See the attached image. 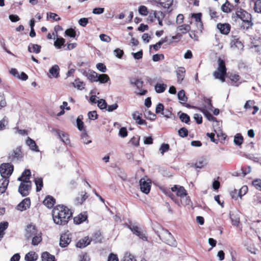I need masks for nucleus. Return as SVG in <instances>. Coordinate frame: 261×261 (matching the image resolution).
I'll return each instance as SVG.
<instances>
[{"instance_id":"4c0bfd02","label":"nucleus","mask_w":261,"mask_h":261,"mask_svg":"<svg viewBox=\"0 0 261 261\" xmlns=\"http://www.w3.org/2000/svg\"><path fill=\"white\" fill-rule=\"evenodd\" d=\"M154 88L156 92L158 93H161L164 92L165 91L167 88V85L163 83H157L155 85Z\"/></svg>"},{"instance_id":"f704fd0d","label":"nucleus","mask_w":261,"mask_h":261,"mask_svg":"<svg viewBox=\"0 0 261 261\" xmlns=\"http://www.w3.org/2000/svg\"><path fill=\"white\" fill-rule=\"evenodd\" d=\"M42 261H56L54 255L50 254L48 252H44L41 255Z\"/></svg>"},{"instance_id":"f8f14e48","label":"nucleus","mask_w":261,"mask_h":261,"mask_svg":"<svg viewBox=\"0 0 261 261\" xmlns=\"http://www.w3.org/2000/svg\"><path fill=\"white\" fill-rule=\"evenodd\" d=\"M129 228L133 233L137 236L140 239L143 241H147V237L140 227L136 225H132L130 226Z\"/></svg>"},{"instance_id":"a19ab883","label":"nucleus","mask_w":261,"mask_h":261,"mask_svg":"<svg viewBox=\"0 0 261 261\" xmlns=\"http://www.w3.org/2000/svg\"><path fill=\"white\" fill-rule=\"evenodd\" d=\"M59 67L58 65H55L49 69V73L54 76L57 77L59 74Z\"/></svg>"},{"instance_id":"5fc2aeb1","label":"nucleus","mask_w":261,"mask_h":261,"mask_svg":"<svg viewBox=\"0 0 261 261\" xmlns=\"http://www.w3.org/2000/svg\"><path fill=\"white\" fill-rule=\"evenodd\" d=\"M97 106L101 110L106 109L107 107V103L106 100L103 99H100L97 101Z\"/></svg>"},{"instance_id":"58836bf2","label":"nucleus","mask_w":261,"mask_h":261,"mask_svg":"<svg viewBox=\"0 0 261 261\" xmlns=\"http://www.w3.org/2000/svg\"><path fill=\"white\" fill-rule=\"evenodd\" d=\"M8 227V223L7 222H3L0 223V241L3 238L5 234V230Z\"/></svg>"},{"instance_id":"393cba45","label":"nucleus","mask_w":261,"mask_h":261,"mask_svg":"<svg viewBox=\"0 0 261 261\" xmlns=\"http://www.w3.org/2000/svg\"><path fill=\"white\" fill-rule=\"evenodd\" d=\"M186 69L184 67H178L176 71V75L177 79V82L179 84L181 83L185 76Z\"/></svg>"},{"instance_id":"7c9ffc66","label":"nucleus","mask_w":261,"mask_h":261,"mask_svg":"<svg viewBox=\"0 0 261 261\" xmlns=\"http://www.w3.org/2000/svg\"><path fill=\"white\" fill-rule=\"evenodd\" d=\"M31 176V172L30 169H25L24 171L22 172L21 175L18 178V180L19 181H30V178Z\"/></svg>"},{"instance_id":"6e6552de","label":"nucleus","mask_w":261,"mask_h":261,"mask_svg":"<svg viewBox=\"0 0 261 261\" xmlns=\"http://www.w3.org/2000/svg\"><path fill=\"white\" fill-rule=\"evenodd\" d=\"M23 158V154L21 151V147H17L8 154V161L11 162H15L20 161Z\"/></svg>"},{"instance_id":"bb28decb","label":"nucleus","mask_w":261,"mask_h":261,"mask_svg":"<svg viewBox=\"0 0 261 261\" xmlns=\"http://www.w3.org/2000/svg\"><path fill=\"white\" fill-rule=\"evenodd\" d=\"M9 182V179L2 177L0 179V194L4 193L6 191Z\"/></svg>"},{"instance_id":"aec40b11","label":"nucleus","mask_w":261,"mask_h":261,"mask_svg":"<svg viewBox=\"0 0 261 261\" xmlns=\"http://www.w3.org/2000/svg\"><path fill=\"white\" fill-rule=\"evenodd\" d=\"M193 109H197L202 112L204 116L210 121H217V118L214 117L205 108L193 107Z\"/></svg>"},{"instance_id":"0eeeda50","label":"nucleus","mask_w":261,"mask_h":261,"mask_svg":"<svg viewBox=\"0 0 261 261\" xmlns=\"http://www.w3.org/2000/svg\"><path fill=\"white\" fill-rule=\"evenodd\" d=\"M21 183L18 187V192L22 196L25 197L29 195L32 189L31 181H20Z\"/></svg>"},{"instance_id":"680f3d73","label":"nucleus","mask_w":261,"mask_h":261,"mask_svg":"<svg viewBox=\"0 0 261 261\" xmlns=\"http://www.w3.org/2000/svg\"><path fill=\"white\" fill-rule=\"evenodd\" d=\"M254 9L256 12L261 13V0L255 2Z\"/></svg>"},{"instance_id":"4be33fe9","label":"nucleus","mask_w":261,"mask_h":261,"mask_svg":"<svg viewBox=\"0 0 261 261\" xmlns=\"http://www.w3.org/2000/svg\"><path fill=\"white\" fill-rule=\"evenodd\" d=\"M88 218L87 212H84L79 214L77 216L74 217L73 221L76 224H80L85 221Z\"/></svg>"},{"instance_id":"f3484780","label":"nucleus","mask_w":261,"mask_h":261,"mask_svg":"<svg viewBox=\"0 0 261 261\" xmlns=\"http://www.w3.org/2000/svg\"><path fill=\"white\" fill-rule=\"evenodd\" d=\"M191 17L195 19L197 27L201 31L203 29V22L202 21V13H192Z\"/></svg>"},{"instance_id":"4d7b16f0","label":"nucleus","mask_w":261,"mask_h":261,"mask_svg":"<svg viewBox=\"0 0 261 261\" xmlns=\"http://www.w3.org/2000/svg\"><path fill=\"white\" fill-rule=\"evenodd\" d=\"M79 261H90V258L87 253H82L79 256Z\"/></svg>"},{"instance_id":"cd10ccee","label":"nucleus","mask_w":261,"mask_h":261,"mask_svg":"<svg viewBox=\"0 0 261 261\" xmlns=\"http://www.w3.org/2000/svg\"><path fill=\"white\" fill-rule=\"evenodd\" d=\"M85 75L91 83L97 82L98 74L94 71H91L90 72H86Z\"/></svg>"},{"instance_id":"69168bd1","label":"nucleus","mask_w":261,"mask_h":261,"mask_svg":"<svg viewBox=\"0 0 261 261\" xmlns=\"http://www.w3.org/2000/svg\"><path fill=\"white\" fill-rule=\"evenodd\" d=\"M62 141L66 144L69 143L70 140L67 134L62 133L61 135H59Z\"/></svg>"},{"instance_id":"1a4fd4ad","label":"nucleus","mask_w":261,"mask_h":261,"mask_svg":"<svg viewBox=\"0 0 261 261\" xmlns=\"http://www.w3.org/2000/svg\"><path fill=\"white\" fill-rule=\"evenodd\" d=\"M226 78L228 79L227 83L231 86L238 87L241 83L240 82L241 76L237 73L228 72L227 73Z\"/></svg>"},{"instance_id":"4468645a","label":"nucleus","mask_w":261,"mask_h":261,"mask_svg":"<svg viewBox=\"0 0 261 261\" xmlns=\"http://www.w3.org/2000/svg\"><path fill=\"white\" fill-rule=\"evenodd\" d=\"M140 186L141 191L146 194H147L150 192L151 189V182H147L145 179L141 178L140 180Z\"/></svg>"},{"instance_id":"72a5a7b5","label":"nucleus","mask_w":261,"mask_h":261,"mask_svg":"<svg viewBox=\"0 0 261 261\" xmlns=\"http://www.w3.org/2000/svg\"><path fill=\"white\" fill-rule=\"evenodd\" d=\"M173 3V0H159L160 5L165 9H169Z\"/></svg>"},{"instance_id":"473e14b6","label":"nucleus","mask_w":261,"mask_h":261,"mask_svg":"<svg viewBox=\"0 0 261 261\" xmlns=\"http://www.w3.org/2000/svg\"><path fill=\"white\" fill-rule=\"evenodd\" d=\"M41 48L39 45L31 43L28 46V51L30 53L39 54L41 51Z\"/></svg>"},{"instance_id":"c9c22d12","label":"nucleus","mask_w":261,"mask_h":261,"mask_svg":"<svg viewBox=\"0 0 261 261\" xmlns=\"http://www.w3.org/2000/svg\"><path fill=\"white\" fill-rule=\"evenodd\" d=\"M231 41V44L232 46H234L238 48H241L243 47V44L242 42L239 40V38L237 36H233Z\"/></svg>"},{"instance_id":"2f4dec72","label":"nucleus","mask_w":261,"mask_h":261,"mask_svg":"<svg viewBox=\"0 0 261 261\" xmlns=\"http://www.w3.org/2000/svg\"><path fill=\"white\" fill-rule=\"evenodd\" d=\"M38 257V255L34 251H30L25 254L24 259L26 261H36Z\"/></svg>"},{"instance_id":"c756f323","label":"nucleus","mask_w":261,"mask_h":261,"mask_svg":"<svg viewBox=\"0 0 261 261\" xmlns=\"http://www.w3.org/2000/svg\"><path fill=\"white\" fill-rule=\"evenodd\" d=\"M89 195L85 191L82 192L80 197H77L75 199V202L76 204H82L84 201L88 198Z\"/></svg>"},{"instance_id":"052dcab7","label":"nucleus","mask_w":261,"mask_h":261,"mask_svg":"<svg viewBox=\"0 0 261 261\" xmlns=\"http://www.w3.org/2000/svg\"><path fill=\"white\" fill-rule=\"evenodd\" d=\"M76 124L78 129L82 131L84 129V124L83 121L82 120L80 117H78L76 119Z\"/></svg>"},{"instance_id":"9b49d317","label":"nucleus","mask_w":261,"mask_h":261,"mask_svg":"<svg viewBox=\"0 0 261 261\" xmlns=\"http://www.w3.org/2000/svg\"><path fill=\"white\" fill-rule=\"evenodd\" d=\"M247 189L248 188L247 186L242 187L239 192L237 190L234 189L230 192V196L232 199L237 200L238 197L241 198L244 195H245L247 191Z\"/></svg>"},{"instance_id":"13d9d810","label":"nucleus","mask_w":261,"mask_h":261,"mask_svg":"<svg viewBox=\"0 0 261 261\" xmlns=\"http://www.w3.org/2000/svg\"><path fill=\"white\" fill-rule=\"evenodd\" d=\"M254 104H255V101L254 100H249L246 102V103L244 106V108L246 110H247V109L251 110L252 109V107Z\"/></svg>"},{"instance_id":"b1692460","label":"nucleus","mask_w":261,"mask_h":261,"mask_svg":"<svg viewBox=\"0 0 261 261\" xmlns=\"http://www.w3.org/2000/svg\"><path fill=\"white\" fill-rule=\"evenodd\" d=\"M91 239L89 237H85L80 239L76 243V246L78 248H82L87 246L90 244Z\"/></svg>"},{"instance_id":"e433bc0d","label":"nucleus","mask_w":261,"mask_h":261,"mask_svg":"<svg viewBox=\"0 0 261 261\" xmlns=\"http://www.w3.org/2000/svg\"><path fill=\"white\" fill-rule=\"evenodd\" d=\"M73 86L79 90H83L85 88V83L81 81L79 79H76L74 82L72 83Z\"/></svg>"},{"instance_id":"ea45409f","label":"nucleus","mask_w":261,"mask_h":261,"mask_svg":"<svg viewBox=\"0 0 261 261\" xmlns=\"http://www.w3.org/2000/svg\"><path fill=\"white\" fill-rule=\"evenodd\" d=\"M110 80L108 75L106 74H98L97 82H99L101 84H105Z\"/></svg>"},{"instance_id":"864d4df0","label":"nucleus","mask_w":261,"mask_h":261,"mask_svg":"<svg viewBox=\"0 0 261 261\" xmlns=\"http://www.w3.org/2000/svg\"><path fill=\"white\" fill-rule=\"evenodd\" d=\"M179 119L182 122H185L186 123H189L190 121V118L189 116L184 113H182L179 115Z\"/></svg>"},{"instance_id":"a878e982","label":"nucleus","mask_w":261,"mask_h":261,"mask_svg":"<svg viewBox=\"0 0 261 261\" xmlns=\"http://www.w3.org/2000/svg\"><path fill=\"white\" fill-rule=\"evenodd\" d=\"M177 31L179 32L177 35L180 36L181 34H185L189 32L191 30V26L188 24H184L179 25L177 28Z\"/></svg>"},{"instance_id":"603ef678","label":"nucleus","mask_w":261,"mask_h":261,"mask_svg":"<svg viewBox=\"0 0 261 261\" xmlns=\"http://www.w3.org/2000/svg\"><path fill=\"white\" fill-rule=\"evenodd\" d=\"M65 34L66 36H69L71 38H74L76 35L75 30L72 28L67 29L65 32Z\"/></svg>"},{"instance_id":"423d86ee","label":"nucleus","mask_w":261,"mask_h":261,"mask_svg":"<svg viewBox=\"0 0 261 261\" xmlns=\"http://www.w3.org/2000/svg\"><path fill=\"white\" fill-rule=\"evenodd\" d=\"M14 170V166L10 163H3L0 165V173L2 177L9 179Z\"/></svg>"},{"instance_id":"c03bdc74","label":"nucleus","mask_w":261,"mask_h":261,"mask_svg":"<svg viewBox=\"0 0 261 261\" xmlns=\"http://www.w3.org/2000/svg\"><path fill=\"white\" fill-rule=\"evenodd\" d=\"M32 238H33L32 240V244L34 246L38 245V244L42 241V237L40 234H36L33 236Z\"/></svg>"},{"instance_id":"7ed1b4c3","label":"nucleus","mask_w":261,"mask_h":261,"mask_svg":"<svg viewBox=\"0 0 261 261\" xmlns=\"http://www.w3.org/2000/svg\"><path fill=\"white\" fill-rule=\"evenodd\" d=\"M218 67L213 72V76L216 79L219 80L222 83L226 81L227 75V68L224 59L219 57L217 60Z\"/></svg>"},{"instance_id":"0e129e2a","label":"nucleus","mask_w":261,"mask_h":261,"mask_svg":"<svg viewBox=\"0 0 261 261\" xmlns=\"http://www.w3.org/2000/svg\"><path fill=\"white\" fill-rule=\"evenodd\" d=\"M169 148L170 146L169 144H163L160 148V151L162 154H164L165 152H167L169 150Z\"/></svg>"},{"instance_id":"bf43d9fd","label":"nucleus","mask_w":261,"mask_h":261,"mask_svg":"<svg viewBox=\"0 0 261 261\" xmlns=\"http://www.w3.org/2000/svg\"><path fill=\"white\" fill-rule=\"evenodd\" d=\"M7 106V102L4 94H0V110Z\"/></svg>"},{"instance_id":"9d476101","label":"nucleus","mask_w":261,"mask_h":261,"mask_svg":"<svg viewBox=\"0 0 261 261\" xmlns=\"http://www.w3.org/2000/svg\"><path fill=\"white\" fill-rule=\"evenodd\" d=\"M130 83L132 85L136 86L137 88L139 90V92L137 93L138 95H144L147 93V90L142 88L144 83L141 79L132 78L130 79Z\"/></svg>"},{"instance_id":"39448f33","label":"nucleus","mask_w":261,"mask_h":261,"mask_svg":"<svg viewBox=\"0 0 261 261\" xmlns=\"http://www.w3.org/2000/svg\"><path fill=\"white\" fill-rule=\"evenodd\" d=\"M165 17V14L161 11L151 10L149 12V16L147 18L148 22H153L156 20H158L159 24L163 26V19Z\"/></svg>"},{"instance_id":"20e7f679","label":"nucleus","mask_w":261,"mask_h":261,"mask_svg":"<svg viewBox=\"0 0 261 261\" xmlns=\"http://www.w3.org/2000/svg\"><path fill=\"white\" fill-rule=\"evenodd\" d=\"M156 233L160 239L167 244L170 246H173L175 244V240L168 230L162 228L161 231H158Z\"/></svg>"},{"instance_id":"6ab92c4d","label":"nucleus","mask_w":261,"mask_h":261,"mask_svg":"<svg viewBox=\"0 0 261 261\" xmlns=\"http://www.w3.org/2000/svg\"><path fill=\"white\" fill-rule=\"evenodd\" d=\"M238 6H233L228 0H226L225 3L221 6V10L226 13H230L233 10H235L238 8Z\"/></svg>"},{"instance_id":"5701e85b","label":"nucleus","mask_w":261,"mask_h":261,"mask_svg":"<svg viewBox=\"0 0 261 261\" xmlns=\"http://www.w3.org/2000/svg\"><path fill=\"white\" fill-rule=\"evenodd\" d=\"M43 203L47 208H53L56 203V199L50 195H47L45 197L43 201Z\"/></svg>"},{"instance_id":"ddd939ff","label":"nucleus","mask_w":261,"mask_h":261,"mask_svg":"<svg viewBox=\"0 0 261 261\" xmlns=\"http://www.w3.org/2000/svg\"><path fill=\"white\" fill-rule=\"evenodd\" d=\"M71 238L70 237L69 234L64 233L61 235L60 239V246L62 248L67 247L71 242Z\"/></svg>"},{"instance_id":"09e8293b","label":"nucleus","mask_w":261,"mask_h":261,"mask_svg":"<svg viewBox=\"0 0 261 261\" xmlns=\"http://www.w3.org/2000/svg\"><path fill=\"white\" fill-rule=\"evenodd\" d=\"M187 195V193L185 189L182 186H179V189L176 192V195L180 197V198H182L186 196Z\"/></svg>"},{"instance_id":"79ce46f5","label":"nucleus","mask_w":261,"mask_h":261,"mask_svg":"<svg viewBox=\"0 0 261 261\" xmlns=\"http://www.w3.org/2000/svg\"><path fill=\"white\" fill-rule=\"evenodd\" d=\"M164 106L163 104L161 103H159L157 105L155 108V113L157 114L162 113L163 115L167 118H169V115L168 114H165L164 112Z\"/></svg>"},{"instance_id":"e2e57ef3","label":"nucleus","mask_w":261,"mask_h":261,"mask_svg":"<svg viewBox=\"0 0 261 261\" xmlns=\"http://www.w3.org/2000/svg\"><path fill=\"white\" fill-rule=\"evenodd\" d=\"M114 55L119 59H121L124 55L123 50L119 48H116L114 51Z\"/></svg>"},{"instance_id":"de8ad7c7","label":"nucleus","mask_w":261,"mask_h":261,"mask_svg":"<svg viewBox=\"0 0 261 261\" xmlns=\"http://www.w3.org/2000/svg\"><path fill=\"white\" fill-rule=\"evenodd\" d=\"M35 185L36 186V191L38 192L41 190L43 187V179L42 178H38L35 180Z\"/></svg>"},{"instance_id":"2eb2a0df","label":"nucleus","mask_w":261,"mask_h":261,"mask_svg":"<svg viewBox=\"0 0 261 261\" xmlns=\"http://www.w3.org/2000/svg\"><path fill=\"white\" fill-rule=\"evenodd\" d=\"M37 234V229L35 226L29 224L26 228L25 237L27 239H30L33 236Z\"/></svg>"},{"instance_id":"dca6fc26","label":"nucleus","mask_w":261,"mask_h":261,"mask_svg":"<svg viewBox=\"0 0 261 261\" xmlns=\"http://www.w3.org/2000/svg\"><path fill=\"white\" fill-rule=\"evenodd\" d=\"M217 28L221 34L228 35L230 31L231 26L229 23H219L217 24Z\"/></svg>"},{"instance_id":"a18cd8bd","label":"nucleus","mask_w":261,"mask_h":261,"mask_svg":"<svg viewBox=\"0 0 261 261\" xmlns=\"http://www.w3.org/2000/svg\"><path fill=\"white\" fill-rule=\"evenodd\" d=\"M65 42V40L61 37L58 38L56 41L54 42V45L57 48H61L62 46H63Z\"/></svg>"},{"instance_id":"c85d7f7f","label":"nucleus","mask_w":261,"mask_h":261,"mask_svg":"<svg viewBox=\"0 0 261 261\" xmlns=\"http://www.w3.org/2000/svg\"><path fill=\"white\" fill-rule=\"evenodd\" d=\"M26 144L29 146L30 148L36 152H39V149L35 141L30 138H28L26 141Z\"/></svg>"},{"instance_id":"412c9836","label":"nucleus","mask_w":261,"mask_h":261,"mask_svg":"<svg viewBox=\"0 0 261 261\" xmlns=\"http://www.w3.org/2000/svg\"><path fill=\"white\" fill-rule=\"evenodd\" d=\"M142 113L138 111L135 112L132 115L133 118L136 121L137 124L146 125L147 123L145 120L142 119Z\"/></svg>"},{"instance_id":"338daca9","label":"nucleus","mask_w":261,"mask_h":261,"mask_svg":"<svg viewBox=\"0 0 261 261\" xmlns=\"http://www.w3.org/2000/svg\"><path fill=\"white\" fill-rule=\"evenodd\" d=\"M252 185L258 190L261 191V179H256L253 180Z\"/></svg>"},{"instance_id":"6e6d98bb","label":"nucleus","mask_w":261,"mask_h":261,"mask_svg":"<svg viewBox=\"0 0 261 261\" xmlns=\"http://www.w3.org/2000/svg\"><path fill=\"white\" fill-rule=\"evenodd\" d=\"M178 135L182 138L186 137L188 135V130L186 127H182L180 128L178 131Z\"/></svg>"},{"instance_id":"a211bd4d","label":"nucleus","mask_w":261,"mask_h":261,"mask_svg":"<svg viewBox=\"0 0 261 261\" xmlns=\"http://www.w3.org/2000/svg\"><path fill=\"white\" fill-rule=\"evenodd\" d=\"M31 205L30 198H25L17 206V209L20 211H23L29 208Z\"/></svg>"},{"instance_id":"8fccbe9b","label":"nucleus","mask_w":261,"mask_h":261,"mask_svg":"<svg viewBox=\"0 0 261 261\" xmlns=\"http://www.w3.org/2000/svg\"><path fill=\"white\" fill-rule=\"evenodd\" d=\"M209 15H210L211 18L213 19H218L219 15L216 10L212 8H209Z\"/></svg>"},{"instance_id":"f03ea898","label":"nucleus","mask_w":261,"mask_h":261,"mask_svg":"<svg viewBox=\"0 0 261 261\" xmlns=\"http://www.w3.org/2000/svg\"><path fill=\"white\" fill-rule=\"evenodd\" d=\"M235 12L232 14V19L236 22L239 19L241 20L242 23L240 27L243 30L247 31L252 29L253 22L251 14L239 7L235 9Z\"/></svg>"},{"instance_id":"774afa93","label":"nucleus","mask_w":261,"mask_h":261,"mask_svg":"<svg viewBox=\"0 0 261 261\" xmlns=\"http://www.w3.org/2000/svg\"><path fill=\"white\" fill-rule=\"evenodd\" d=\"M107 261H119V259L116 254L111 253L109 254Z\"/></svg>"},{"instance_id":"49530a36","label":"nucleus","mask_w":261,"mask_h":261,"mask_svg":"<svg viewBox=\"0 0 261 261\" xmlns=\"http://www.w3.org/2000/svg\"><path fill=\"white\" fill-rule=\"evenodd\" d=\"M177 97L179 100L185 102H187L188 100V98L186 96L185 92L184 90H181L178 92Z\"/></svg>"},{"instance_id":"3c124183","label":"nucleus","mask_w":261,"mask_h":261,"mask_svg":"<svg viewBox=\"0 0 261 261\" xmlns=\"http://www.w3.org/2000/svg\"><path fill=\"white\" fill-rule=\"evenodd\" d=\"M138 11L140 14L143 16H147L148 13L149 14L147 8L144 5L140 6L139 7Z\"/></svg>"},{"instance_id":"f257e3e1","label":"nucleus","mask_w":261,"mask_h":261,"mask_svg":"<svg viewBox=\"0 0 261 261\" xmlns=\"http://www.w3.org/2000/svg\"><path fill=\"white\" fill-rule=\"evenodd\" d=\"M54 222L56 224L64 226L72 218V213L70 209L63 204H58L52 210Z\"/></svg>"},{"instance_id":"37998d69","label":"nucleus","mask_w":261,"mask_h":261,"mask_svg":"<svg viewBox=\"0 0 261 261\" xmlns=\"http://www.w3.org/2000/svg\"><path fill=\"white\" fill-rule=\"evenodd\" d=\"M244 141V138L241 134H237L234 138V143L236 145L240 146L242 145Z\"/></svg>"}]
</instances>
